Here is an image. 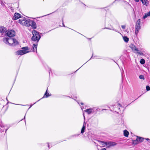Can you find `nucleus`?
<instances>
[{"instance_id": "nucleus-1", "label": "nucleus", "mask_w": 150, "mask_h": 150, "mask_svg": "<svg viewBox=\"0 0 150 150\" xmlns=\"http://www.w3.org/2000/svg\"><path fill=\"white\" fill-rule=\"evenodd\" d=\"M3 41L5 43L12 46H14L18 44V42L17 40L11 38H4Z\"/></svg>"}, {"instance_id": "nucleus-2", "label": "nucleus", "mask_w": 150, "mask_h": 150, "mask_svg": "<svg viewBox=\"0 0 150 150\" xmlns=\"http://www.w3.org/2000/svg\"><path fill=\"white\" fill-rule=\"evenodd\" d=\"M21 49L16 52V54L18 55H22L29 52V49L28 47H23Z\"/></svg>"}, {"instance_id": "nucleus-3", "label": "nucleus", "mask_w": 150, "mask_h": 150, "mask_svg": "<svg viewBox=\"0 0 150 150\" xmlns=\"http://www.w3.org/2000/svg\"><path fill=\"white\" fill-rule=\"evenodd\" d=\"M32 33L33 35V36L31 38L32 40L38 42L41 38L39 33L35 30H33Z\"/></svg>"}, {"instance_id": "nucleus-4", "label": "nucleus", "mask_w": 150, "mask_h": 150, "mask_svg": "<svg viewBox=\"0 0 150 150\" xmlns=\"http://www.w3.org/2000/svg\"><path fill=\"white\" fill-rule=\"evenodd\" d=\"M141 23V20L140 19H139L136 23L135 25V33L137 34L139 32V30L141 28L140 24Z\"/></svg>"}, {"instance_id": "nucleus-5", "label": "nucleus", "mask_w": 150, "mask_h": 150, "mask_svg": "<svg viewBox=\"0 0 150 150\" xmlns=\"http://www.w3.org/2000/svg\"><path fill=\"white\" fill-rule=\"evenodd\" d=\"M6 35L9 38L13 37L15 35V32L13 30H8L6 31Z\"/></svg>"}, {"instance_id": "nucleus-6", "label": "nucleus", "mask_w": 150, "mask_h": 150, "mask_svg": "<svg viewBox=\"0 0 150 150\" xmlns=\"http://www.w3.org/2000/svg\"><path fill=\"white\" fill-rule=\"evenodd\" d=\"M26 18H25L22 17L18 20V22L23 25L26 26Z\"/></svg>"}, {"instance_id": "nucleus-7", "label": "nucleus", "mask_w": 150, "mask_h": 150, "mask_svg": "<svg viewBox=\"0 0 150 150\" xmlns=\"http://www.w3.org/2000/svg\"><path fill=\"white\" fill-rule=\"evenodd\" d=\"M120 107H121V105L119 103H117L116 105H115L114 106V111L115 112H118L120 111Z\"/></svg>"}, {"instance_id": "nucleus-8", "label": "nucleus", "mask_w": 150, "mask_h": 150, "mask_svg": "<svg viewBox=\"0 0 150 150\" xmlns=\"http://www.w3.org/2000/svg\"><path fill=\"white\" fill-rule=\"evenodd\" d=\"M21 15L20 14L18 13H16L14 14L12 19L13 20H17L20 18H21Z\"/></svg>"}, {"instance_id": "nucleus-9", "label": "nucleus", "mask_w": 150, "mask_h": 150, "mask_svg": "<svg viewBox=\"0 0 150 150\" xmlns=\"http://www.w3.org/2000/svg\"><path fill=\"white\" fill-rule=\"evenodd\" d=\"M129 47L130 48L132 51L134 53L136 52V51L138 49L133 44H131L129 46Z\"/></svg>"}, {"instance_id": "nucleus-10", "label": "nucleus", "mask_w": 150, "mask_h": 150, "mask_svg": "<svg viewBox=\"0 0 150 150\" xmlns=\"http://www.w3.org/2000/svg\"><path fill=\"white\" fill-rule=\"evenodd\" d=\"M33 21L32 20H31L28 19H26L25 26L28 27L30 26Z\"/></svg>"}, {"instance_id": "nucleus-11", "label": "nucleus", "mask_w": 150, "mask_h": 150, "mask_svg": "<svg viewBox=\"0 0 150 150\" xmlns=\"http://www.w3.org/2000/svg\"><path fill=\"white\" fill-rule=\"evenodd\" d=\"M98 145L100 147H105L106 145V142L100 141L98 143Z\"/></svg>"}, {"instance_id": "nucleus-12", "label": "nucleus", "mask_w": 150, "mask_h": 150, "mask_svg": "<svg viewBox=\"0 0 150 150\" xmlns=\"http://www.w3.org/2000/svg\"><path fill=\"white\" fill-rule=\"evenodd\" d=\"M94 108H89L85 110V111L88 114H90L92 113L93 111Z\"/></svg>"}, {"instance_id": "nucleus-13", "label": "nucleus", "mask_w": 150, "mask_h": 150, "mask_svg": "<svg viewBox=\"0 0 150 150\" xmlns=\"http://www.w3.org/2000/svg\"><path fill=\"white\" fill-rule=\"evenodd\" d=\"M142 4L144 5L147 6L149 4V1L147 0H140Z\"/></svg>"}, {"instance_id": "nucleus-14", "label": "nucleus", "mask_w": 150, "mask_h": 150, "mask_svg": "<svg viewBox=\"0 0 150 150\" xmlns=\"http://www.w3.org/2000/svg\"><path fill=\"white\" fill-rule=\"evenodd\" d=\"M148 16H150V11L145 13L143 17V19H144Z\"/></svg>"}, {"instance_id": "nucleus-15", "label": "nucleus", "mask_w": 150, "mask_h": 150, "mask_svg": "<svg viewBox=\"0 0 150 150\" xmlns=\"http://www.w3.org/2000/svg\"><path fill=\"white\" fill-rule=\"evenodd\" d=\"M38 44L37 43L34 44L33 45V51L34 52H35L37 51V48Z\"/></svg>"}, {"instance_id": "nucleus-16", "label": "nucleus", "mask_w": 150, "mask_h": 150, "mask_svg": "<svg viewBox=\"0 0 150 150\" xmlns=\"http://www.w3.org/2000/svg\"><path fill=\"white\" fill-rule=\"evenodd\" d=\"M144 139L143 138L139 137H137L136 139L138 141L139 143L143 142Z\"/></svg>"}, {"instance_id": "nucleus-17", "label": "nucleus", "mask_w": 150, "mask_h": 150, "mask_svg": "<svg viewBox=\"0 0 150 150\" xmlns=\"http://www.w3.org/2000/svg\"><path fill=\"white\" fill-rule=\"evenodd\" d=\"M124 135L125 137H128L129 134V132L127 130H125L124 131Z\"/></svg>"}, {"instance_id": "nucleus-18", "label": "nucleus", "mask_w": 150, "mask_h": 150, "mask_svg": "<svg viewBox=\"0 0 150 150\" xmlns=\"http://www.w3.org/2000/svg\"><path fill=\"white\" fill-rule=\"evenodd\" d=\"M5 30V28L3 26L0 25V33L4 32Z\"/></svg>"}, {"instance_id": "nucleus-19", "label": "nucleus", "mask_w": 150, "mask_h": 150, "mask_svg": "<svg viewBox=\"0 0 150 150\" xmlns=\"http://www.w3.org/2000/svg\"><path fill=\"white\" fill-rule=\"evenodd\" d=\"M30 26H31V27L34 28H36V24L33 21Z\"/></svg>"}, {"instance_id": "nucleus-20", "label": "nucleus", "mask_w": 150, "mask_h": 150, "mask_svg": "<svg viewBox=\"0 0 150 150\" xmlns=\"http://www.w3.org/2000/svg\"><path fill=\"white\" fill-rule=\"evenodd\" d=\"M135 53H137L138 54L141 55H144V54H143V53L141 51L139 50H138V49H137V50L136 51V52Z\"/></svg>"}, {"instance_id": "nucleus-21", "label": "nucleus", "mask_w": 150, "mask_h": 150, "mask_svg": "<svg viewBox=\"0 0 150 150\" xmlns=\"http://www.w3.org/2000/svg\"><path fill=\"white\" fill-rule=\"evenodd\" d=\"M123 38L124 40L126 42H127L129 40V39L127 36H123Z\"/></svg>"}, {"instance_id": "nucleus-22", "label": "nucleus", "mask_w": 150, "mask_h": 150, "mask_svg": "<svg viewBox=\"0 0 150 150\" xmlns=\"http://www.w3.org/2000/svg\"><path fill=\"white\" fill-rule=\"evenodd\" d=\"M47 90L46 91L44 95V96H43V97L42 98H47L50 96L49 94L48 93H47Z\"/></svg>"}, {"instance_id": "nucleus-23", "label": "nucleus", "mask_w": 150, "mask_h": 150, "mask_svg": "<svg viewBox=\"0 0 150 150\" xmlns=\"http://www.w3.org/2000/svg\"><path fill=\"white\" fill-rule=\"evenodd\" d=\"M85 128V125H83V127L82 128L81 131V133H83L84 132V130Z\"/></svg>"}, {"instance_id": "nucleus-24", "label": "nucleus", "mask_w": 150, "mask_h": 150, "mask_svg": "<svg viewBox=\"0 0 150 150\" xmlns=\"http://www.w3.org/2000/svg\"><path fill=\"white\" fill-rule=\"evenodd\" d=\"M140 63L142 64H144L145 63V60L143 59H142L140 61Z\"/></svg>"}, {"instance_id": "nucleus-25", "label": "nucleus", "mask_w": 150, "mask_h": 150, "mask_svg": "<svg viewBox=\"0 0 150 150\" xmlns=\"http://www.w3.org/2000/svg\"><path fill=\"white\" fill-rule=\"evenodd\" d=\"M105 28L107 29H109V30H114V31H116V32H117V30H115L113 27H112L111 28Z\"/></svg>"}, {"instance_id": "nucleus-26", "label": "nucleus", "mask_w": 150, "mask_h": 150, "mask_svg": "<svg viewBox=\"0 0 150 150\" xmlns=\"http://www.w3.org/2000/svg\"><path fill=\"white\" fill-rule=\"evenodd\" d=\"M139 142H138V141L136 139L135 140L133 141V144L136 145L139 144Z\"/></svg>"}, {"instance_id": "nucleus-27", "label": "nucleus", "mask_w": 150, "mask_h": 150, "mask_svg": "<svg viewBox=\"0 0 150 150\" xmlns=\"http://www.w3.org/2000/svg\"><path fill=\"white\" fill-rule=\"evenodd\" d=\"M111 142H106V146H107L108 147L111 146Z\"/></svg>"}, {"instance_id": "nucleus-28", "label": "nucleus", "mask_w": 150, "mask_h": 150, "mask_svg": "<svg viewBox=\"0 0 150 150\" xmlns=\"http://www.w3.org/2000/svg\"><path fill=\"white\" fill-rule=\"evenodd\" d=\"M139 78L141 79H144V75H141L139 76Z\"/></svg>"}, {"instance_id": "nucleus-29", "label": "nucleus", "mask_w": 150, "mask_h": 150, "mask_svg": "<svg viewBox=\"0 0 150 150\" xmlns=\"http://www.w3.org/2000/svg\"><path fill=\"white\" fill-rule=\"evenodd\" d=\"M146 89L147 91L150 90V87L149 86H147L146 87Z\"/></svg>"}, {"instance_id": "nucleus-30", "label": "nucleus", "mask_w": 150, "mask_h": 150, "mask_svg": "<svg viewBox=\"0 0 150 150\" xmlns=\"http://www.w3.org/2000/svg\"><path fill=\"white\" fill-rule=\"evenodd\" d=\"M111 146H114L116 144V143L114 142H111Z\"/></svg>"}, {"instance_id": "nucleus-31", "label": "nucleus", "mask_w": 150, "mask_h": 150, "mask_svg": "<svg viewBox=\"0 0 150 150\" xmlns=\"http://www.w3.org/2000/svg\"><path fill=\"white\" fill-rule=\"evenodd\" d=\"M126 26L125 25H122L121 26V27L122 29H125V28Z\"/></svg>"}, {"instance_id": "nucleus-32", "label": "nucleus", "mask_w": 150, "mask_h": 150, "mask_svg": "<svg viewBox=\"0 0 150 150\" xmlns=\"http://www.w3.org/2000/svg\"><path fill=\"white\" fill-rule=\"evenodd\" d=\"M1 127H4V125L3 124H1Z\"/></svg>"}, {"instance_id": "nucleus-33", "label": "nucleus", "mask_w": 150, "mask_h": 150, "mask_svg": "<svg viewBox=\"0 0 150 150\" xmlns=\"http://www.w3.org/2000/svg\"><path fill=\"white\" fill-rule=\"evenodd\" d=\"M62 24H63V27H65V26L64 23H63V20H62Z\"/></svg>"}, {"instance_id": "nucleus-34", "label": "nucleus", "mask_w": 150, "mask_h": 150, "mask_svg": "<svg viewBox=\"0 0 150 150\" xmlns=\"http://www.w3.org/2000/svg\"><path fill=\"white\" fill-rule=\"evenodd\" d=\"M134 1L136 2H137L139 1V0H134Z\"/></svg>"}, {"instance_id": "nucleus-35", "label": "nucleus", "mask_w": 150, "mask_h": 150, "mask_svg": "<svg viewBox=\"0 0 150 150\" xmlns=\"http://www.w3.org/2000/svg\"><path fill=\"white\" fill-rule=\"evenodd\" d=\"M86 125V123L85 121L84 122L83 125Z\"/></svg>"}, {"instance_id": "nucleus-36", "label": "nucleus", "mask_w": 150, "mask_h": 150, "mask_svg": "<svg viewBox=\"0 0 150 150\" xmlns=\"http://www.w3.org/2000/svg\"><path fill=\"white\" fill-rule=\"evenodd\" d=\"M83 117H84V119L85 120V117L84 116V114L83 113Z\"/></svg>"}, {"instance_id": "nucleus-37", "label": "nucleus", "mask_w": 150, "mask_h": 150, "mask_svg": "<svg viewBox=\"0 0 150 150\" xmlns=\"http://www.w3.org/2000/svg\"><path fill=\"white\" fill-rule=\"evenodd\" d=\"M33 105H30V107L29 108V109Z\"/></svg>"}, {"instance_id": "nucleus-38", "label": "nucleus", "mask_w": 150, "mask_h": 150, "mask_svg": "<svg viewBox=\"0 0 150 150\" xmlns=\"http://www.w3.org/2000/svg\"><path fill=\"white\" fill-rule=\"evenodd\" d=\"M81 105H83V103H81Z\"/></svg>"}, {"instance_id": "nucleus-39", "label": "nucleus", "mask_w": 150, "mask_h": 150, "mask_svg": "<svg viewBox=\"0 0 150 150\" xmlns=\"http://www.w3.org/2000/svg\"><path fill=\"white\" fill-rule=\"evenodd\" d=\"M48 146L49 148H50V146H49V144L48 143Z\"/></svg>"}, {"instance_id": "nucleus-40", "label": "nucleus", "mask_w": 150, "mask_h": 150, "mask_svg": "<svg viewBox=\"0 0 150 150\" xmlns=\"http://www.w3.org/2000/svg\"><path fill=\"white\" fill-rule=\"evenodd\" d=\"M81 109H82V110H83V108H82V107H81Z\"/></svg>"}, {"instance_id": "nucleus-41", "label": "nucleus", "mask_w": 150, "mask_h": 150, "mask_svg": "<svg viewBox=\"0 0 150 150\" xmlns=\"http://www.w3.org/2000/svg\"><path fill=\"white\" fill-rule=\"evenodd\" d=\"M146 139V140H149V139H148V138H147V139Z\"/></svg>"}, {"instance_id": "nucleus-42", "label": "nucleus", "mask_w": 150, "mask_h": 150, "mask_svg": "<svg viewBox=\"0 0 150 150\" xmlns=\"http://www.w3.org/2000/svg\"><path fill=\"white\" fill-rule=\"evenodd\" d=\"M93 56L92 57H91V58H90V59H92V58H93Z\"/></svg>"}, {"instance_id": "nucleus-43", "label": "nucleus", "mask_w": 150, "mask_h": 150, "mask_svg": "<svg viewBox=\"0 0 150 150\" xmlns=\"http://www.w3.org/2000/svg\"><path fill=\"white\" fill-rule=\"evenodd\" d=\"M78 103L80 105L79 103L78 102Z\"/></svg>"}, {"instance_id": "nucleus-44", "label": "nucleus", "mask_w": 150, "mask_h": 150, "mask_svg": "<svg viewBox=\"0 0 150 150\" xmlns=\"http://www.w3.org/2000/svg\"><path fill=\"white\" fill-rule=\"evenodd\" d=\"M7 130V129H6V131Z\"/></svg>"}, {"instance_id": "nucleus-45", "label": "nucleus", "mask_w": 150, "mask_h": 150, "mask_svg": "<svg viewBox=\"0 0 150 150\" xmlns=\"http://www.w3.org/2000/svg\"><path fill=\"white\" fill-rule=\"evenodd\" d=\"M25 117H24V118L25 119Z\"/></svg>"}, {"instance_id": "nucleus-46", "label": "nucleus", "mask_w": 150, "mask_h": 150, "mask_svg": "<svg viewBox=\"0 0 150 150\" xmlns=\"http://www.w3.org/2000/svg\"><path fill=\"white\" fill-rule=\"evenodd\" d=\"M38 100V101H39V100Z\"/></svg>"}, {"instance_id": "nucleus-47", "label": "nucleus", "mask_w": 150, "mask_h": 150, "mask_svg": "<svg viewBox=\"0 0 150 150\" xmlns=\"http://www.w3.org/2000/svg\"><path fill=\"white\" fill-rule=\"evenodd\" d=\"M35 103H34V104H35Z\"/></svg>"}]
</instances>
